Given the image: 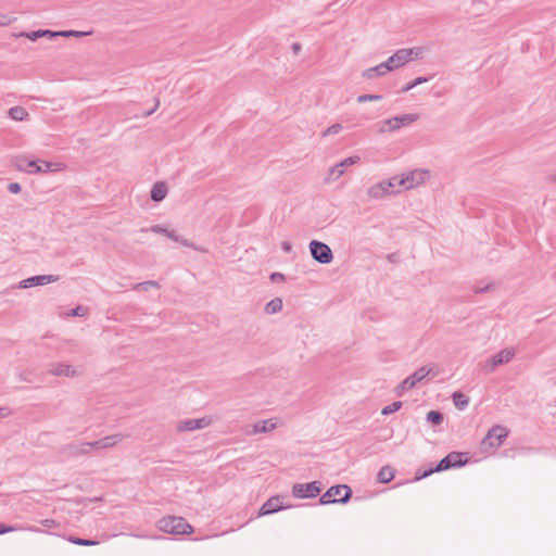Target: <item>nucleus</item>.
Listing matches in <instances>:
<instances>
[{
  "label": "nucleus",
  "instance_id": "1",
  "mask_svg": "<svg viewBox=\"0 0 556 556\" xmlns=\"http://www.w3.org/2000/svg\"><path fill=\"white\" fill-rule=\"evenodd\" d=\"M15 167L27 174H47L63 172L66 165L61 162L27 161L25 157L20 156L15 159Z\"/></svg>",
  "mask_w": 556,
  "mask_h": 556
},
{
  "label": "nucleus",
  "instance_id": "2",
  "mask_svg": "<svg viewBox=\"0 0 556 556\" xmlns=\"http://www.w3.org/2000/svg\"><path fill=\"white\" fill-rule=\"evenodd\" d=\"M424 49L420 47L403 48L395 51L386 62L390 72L401 68L414 60L422 58Z\"/></svg>",
  "mask_w": 556,
  "mask_h": 556
},
{
  "label": "nucleus",
  "instance_id": "3",
  "mask_svg": "<svg viewBox=\"0 0 556 556\" xmlns=\"http://www.w3.org/2000/svg\"><path fill=\"white\" fill-rule=\"evenodd\" d=\"M159 529L172 534H189L193 528L182 517L168 516L157 522Z\"/></svg>",
  "mask_w": 556,
  "mask_h": 556
},
{
  "label": "nucleus",
  "instance_id": "4",
  "mask_svg": "<svg viewBox=\"0 0 556 556\" xmlns=\"http://www.w3.org/2000/svg\"><path fill=\"white\" fill-rule=\"evenodd\" d=\"M430 179V172L428 169L417 168L410 170L402 176L396 177V184L405 190L416 188L424 185Z\"/></svg>",
  "mask_w": 556,
  "mask_h": 556
},
{
  "label": "nucleus",
  "instance_id": "5",
  "mask_svg": "<svg viewBox=\"0 0 556 556\" xmlns=\"http://www.w3.org/2000/svg\"><path fill=\"white\" fill-rule=\"evenodd\" d=\"M352 496V490L345 484L330 486L319 498L323 505L346 503Z\"/></svg>",
  "mask_w": 556,
  "mask_h": 556
},
{
  "label": "nucleus",
  "instance_id": "6",
  "mask_svg": "<svg viewBox=\"0 0 556 556\" xmlns=\"http://www.w3.org/2000/svg\"><path fill=\"white\" fill-rule=\"evenodd\" d=\"M396 177H392L389 180L377 182L367 189V195L371 200H380L384 197L397 193L395 190Z\"/></svg>",
  "mask_w": 556,
  "mask_h": 556
},
{
  "label": "nucleus",
  "instance_id": "7",
  "mask_svg": "<svg viewBox=\"0 0 556 556\" xmlns=\"http://www.w3.org/2000/svg\"><path fill=\"white\" fill-rule=\"evenodd\" d=\"M516 352L517 351L515 348H506L501 350L498 353L494 354L483 363V370L492 372L498 366L508 364L515 357Z\"/></svg>",
  "mask_w": 556,
  "mask_h": 556
},
{
  "label": "nucleus",
  "instance_id": "8",
  "mask_svg": "<svg viewBox=\"0 0 556 556\" xmlns=\"http://www.w3.org/2000/svg\"><path fill=\"white\" fill-rule=\"evenodd\" d=\"M418 119L415 113L403 114L383 121L380 132L396 131L401 127L408 126Z\"/></svg>",
  "mask_w": 556,
  "mask_h": 556
},
{
  "label": "nucleus",
  "instance_id": "9",
  "mask_svg": "<svg viewBox=\"0 0 556 556\" xmlns=\"http://www.w3.org/2000/svg\"><path fill=\"white\" fill-rule=\"evenodd\" d=\"M309 252L312 257L320 264H330L333 260L330 247L317 240L309 242Z\"/></svg>",
  "mask_w": 556,
  "mask_h": 556
},
{
  "label": "nucleus",
  "instance_id": "10",
  "mask_svg": "<svg viewBox=\"0 0 556 556\" xmlns=\"http://www.w3.org/2000/svg\"><path fill=\"white\" fill-rule=\"evenodd\" d=\"M463 453L452 452L447 454L444 458H442L434 469L426 471L421 477L425 478L434 471H443L451 467L464 466L467 463V460L463 459Z\"/></svg>",
  "mask_w": 556,
  "mask_h": 556
},
{
  "label": "nucleus",
  "instance_id": "11",
  "mask_svg": "<svg viewBox=\"0 0 556 556\" xmlns=\"http://www.w3.org/2000/svg\"><path fill=\"white\" fill-rule=\"evenodd\" d=\"M321 491V485L317 481L309 483H295L292 486V494L296 498H313Z\"/></svg>",
  "mask_w": 556,
  "mask_h": 556
},
{
  "label": "nucleus",
  "instance_id": "12",
  "mask_svg": "<svg viewBox=\"0 0 556 556\" xmlns=\"http://www.w3.org/2000/svg\"><path fill=\"white\" fill-rule=\"evenodd\" d=\"M508 435V430L502 426H495L491 428L484 439L482 440V445L488 447H498L504 439Z\"/></svg>",
  "mask_w": 556,
  "mask_h": 556
},
{
  "label": "nucleus",
  "instance_id": "13",
  "mask_svg": "<svg viewBox=\"0 0 556 556\" xmlns=\"http://www.w3.org/2000/svg\"><path fill=\"white\" fill-rule=\"evenodd\" d=\"M359 160H361L359 156L354 155V156H349V157L344 159L343 161L334 164L332 167L329 168L327 177H326V181L332 182V181L338 180L341 176H343L345 167H349V166H352V165L358 163Z\"/></svg>",
  "mask_w": 556,
  "mask_h": 556
},
{
  "label": "nucleus",
  "instance_id": "14",
  "mask_svg": "<svg viewBox=\"0 0 556 556\" xmlns=\"http://www.w3.org/2000/svg\"><path fill=\"white\" fill-rule=\"evenodd\" d=\"M87 442H72L61 447L60 453L66 458H78L89 455Z\"/></svg>",
  "mask_w": 556,
  "mask_h": 556
},
{
  "label": "nucleus",
  "instance_id": "15",
  "mask_svg": "<svg viewBox=\"0 0 556 556\" xmlns=\"http://www.w3.org/2000/svg\"><path fill=\"white\" fill-rule=\"evenodd\" d=\"M430 374V369L427 367H421L417 369L413 375L407 377L402 381V383L397 387V394H402V392L413 389L418 382L424 380Z\"/></svg>",
  "mask_w": 556,
  "mask_h": 556
},
{
  "label": "nucleus",
  "instance_id": "16",
  "mask_svg": "<svg viewBox=\"0 0 556 556\" xmlns=\"http://www.w3.org/2000/svg\"><path fill=\"white\" fill-rule=\"evenodd\" d=\"M49 374L56 377H68L74 378L79 375V371L76 367L65 364V363H54L51 364L49 368Z\"/></svg>",
  "mask_w": 556,
  "mask_h": 556
},
{
  "label": "nucleus",
  "instance_id": "17",
  "mask_svg": "<svg viewBox=\"0 0 556 556\" xmlns=\"http://www.w3.org/2000/svg\"><path fill=\"white\" fill-rule=\"evenodd\" d=\"M59 280V276L55 275H39L24 279L20 282V288H30L36 286H45Z\"/></svg>",
  "mask_w": 556,
  "mask_h": 556
},
{
  "label": "nucleus",
  "instance_id": "18",
  "mask_svg": "<svg viewBox=\"0 0 556 556\" xmlns=\"http://www.w3.org/2000/svg\"><path fill=\"white\" fill-rule=\"evenodd\" d=\"M147 230H150L154 233H162V235L166 236L167 238L174 240L175 242L182 244L184 247H193V243H191L189 240L176 235V232L174 230H168L161 225H153L149 229H142L141 231H147Z\"/></svg>",
  "mask_w": 556,
  "mask_h": 556
},
{
  "label": "nucleus",
  "instance_id": "19",
  "mask_svg": "<svg viewBox=\"0 0 556 556\" xmlns=\"http://www.w3.org/2000/svg\"><path fill=\"white\" fill-rule=\"evenodd\" d=\"M276 427L277 424L273 422V419H262L252 426H248L245 432L248 434L265 433L274 430Z\"/></svg>",
  "mask_w": 556,
  "mask_h": 556
},
{
  "label": "nucleus",
  "instance_id": "20",
  "mask_svg": "<svg viewBox=\"0 0 556 556\" xmlns=\"http://www.w3.org/2000/svg\"><path fill=\"white\" fill-rule=\"evenodd\" d=\"M210 421L211 419H186L185 421H180L176 426V429L178 431H194L210 426Z\"/></svg>",
  "mask_w": 556,
  "mask_h": 556
},
{
  "label": "nucleus",
  "instance_id": "21",
  "mask_svg": "<svg viewBox=\"0 0 556 556\" xmlns=\"http://www.w3.org/2000/svg\"><path fill=\"white\" fill-rule=\"evenodd\" d=\"M283 508L282 500L279 496H271L268 498L260 509V516L274 514Z\"/></svg>",
  "mask_w": 556,
  "mask_h": 556
},
{
  "label": "nucleus",
  "instance_id": "22",
  "mask_svg": "<svg viewBox=\"0 0 556 556\" xmlns=\"http://www.w3.org/2000/svg\"><path fill=\"white\" fill-rule=\"evenodd\" d=\"M388 72V66L386 62H382L374 67L367 68L362 73V76L366 79H374L379 76L386 75Z\"/></svg>",
  "mask_w": 556,
  "mask_h": 556
},
{
  "label": "nucleus",
  "instance_id": "23",
  "mask_svg": "<svg viewBox=\"0 0 556 556\" xmlns=\"http://www.w3.org/2000/svg\"><path fill=\"white\" fill-rule=\"evenodd\" d=\"M168 189L165 182H155L151 190V199L155 202H160L167 195Z\"/></svg>",
  "mask_w": 556,
  "mask_h": 556
},
{
  "label": "nucleus",
  "instance_id": "24",
  "mask_svg": "<svg viewBox=\"0 0 556 556\" xmlns=\"http://www.w3.org/2000/svg\"><path fill=\"white\" fill-rule=\"evenodd\" d=\"M9 116L17 122L28 119L29 114L23 106H13L8 111Z\"/></svg>",
  "mask_w": 556,
  "mask_h": 556
},
{
  "label": "nucleus",
  "instance_id": "25",
  "mask_svg": "<svg viewBox=\"0 0 556 556\" xmlns=\"http://www.w3.org/2000/svg\"><path fill=\"white\" fill-rule=\"evenodd\" d=\"M124 439V435L121 434V433H115V434H111V435H106L104 438H101L99 439L100 442H101V445L103 447V450L105 448H111L113 446H115L116 444H118L122 440Z\"/></svg>",
  "mask_w": 556,
  "mask_h": 556
},
{
  "label": "nucleus",
  "instance_id": "26",
  "mask_svg": "<svg viewBox=\"0 0 556 556\" xmlns=\"http://www.w3.org/2000/svg\"><path fill=\"white\" fill-rule=\"evenodd\" d=\"M282 309V300L280 298H275L270 300L265 306L266 314H276Z\"/></svg>",
  "mask_w": 556,
  "mask_h": 556
},
{
  "label": "nucleus",
  "instance_id": "27",
  "mask_svg": "<svg viewBox=\"0 0 556 556\" xmlns=\"http://www.w3.org/2000/svg\"><path fill=\"white\" fill-rule=\"evenodd\" d=\"M18 530H27L30 532L39 533L41 530L36 527H15V526H3L0 523V534L8 533V532H14Z\"/></svg>",
  "mask_w": 556,
  "mask_h": 556
},
{
  "label": "nucleus",
  "instance_id": "28",
  "mask_svg": "<svg viewBox=\"0 0 556 556\" xmlns=\"http://www.w3.org/2000/svg\"><path fill=\"white\" fill-rule=\"evenodd\" d=\"M453 403L458 409H464L469 403V397L462 392H454Z\"/></svg>",
  "mask_w": 556,
  "mask_h": 556
},
{
  "label": "nucleus",
  "instance_id": "29",
  "mask_svg": "<svg viewBox=\"0 0 556 556\" xmlns=\"http://www.w3.org/2000/svg\"><path fill=\"white\" fill-rule=\"evenodd\" d=\"M394 478V471L391 467H382L378 472V480L381 483H388Z\"/></svg>",
  "mask_w": 556,
  "mask_h": 556
},
{
  "label": "nucleus",
  "instance_id": "30",
  "mask_svg": "<svg viewBox=\"0 0 556 556\" xmlns=\"http://www.w3.org/2000/svg\"><path fill=\"white\" fill-rule=\"evenodd\" d=\"M150 288H160V285H159L157 281L148 280V281L138 282V283L134 285L132 290H136V291H139V290L148 291Z\"/></svg>",
  "mask_w": 556,
  "mask_h": 556
},
{
  "label": "nucleus",
  "instance_id": "31",
  "mask_svg": "<svg viewBox=\"0 0 556 556\" xmlns=\"http://www.w3.org/2000/svg\"><path fill=\"white\" fill-rule=\"evenodd\" d=\"M429 79L427 77H417L413 81L406 84L402 87V92H407L410 89L415 88L418 85L427 83Z\"/></svg>",
  "mask_w": 556,
  "mask_h": 556
},
{
  "label": "nucleus",
  "instance_id": "32",
  "mask_svg": "<svg viewBox=\"0 0 556 556\" xmlns=\"http://www.w3.org/2000/svg\"><path fill=\"white\" fill-rule=\"evenodd\" d=\"M342 125L339 123L332 124L331 126L327 127L323 132L321 137H328L332 135H337L342 130Z\"/></svg>",
  "mask_w": 556,
  "mask_h": 556
},
{
  "label": "nucleus",
  "instance_id": "33",
  "mask_svg": "<svg viewBox=\"0 0 556 556\" xmlns=\"http://www.w3.org/2000/svg\"><path fill=\"white\" fill-rule=\"evenodd\" d=\"M68 541L71 543H73V544L80 545V546H93V545L98 544L97 541L87 540V539H80V538H74V536H71L68 539Z\"/></svg>",
  "mask_w": 556,
  "mask_h": 556
},
{
  "label": "nucleus",
  "instance_id": "34",
  "mask_svg": "<svg viewBox=\"0 0 556 556\" xmlns=\"http://www.w3.org/2000/svg\"><path fill=\"white\" fill-rule=\"evenodd\" d=\"M401 406H402V402H400V401L393 402L392 404L387 405L382 408L381 415L393 414V413L397 412L401 408Z\"/></svg>",
  "mask_w": 556,
  "mask_h": 556
},
{
  "label": "nucleus",
  "instance_id": "35",
  "mask_svg": "<svg viewBox=\"0 0 556 556\" xmlns=\"http://www.w3.org/2000/svg\"><path fill=\"white\" fill-rule=\"evenodd\" d=\"M15 37H25L31 41H36L37 39L41 38V29L39 30H34V31H30V33H20V34H15L14 35Z\"/></svg>",
  "mask_w": 556,
  "mask_h": 556
},
{
  "label": "nucleus",
  "instance_id": "36",
  "mask_svg": "<svg viewBox=\"0 0 556 556\" xmlns=\"http://www.w3.org/2000/svg\"><path fill=\"white\" fill-rule=\"evenodd\" d=\"M382 96L380 94H361L357 97V102L364 103L368 101H380Z\"/></svg>",
  "mask_w": 556,
  "mask_h": 556
},
{
  "label": "nucleus",
  "instance_id": "37",
  "mask_svg": "<svg viewBox=\"0 0 556 556\" xmlns=\"http://www.w3.org/2000/svg\"><path fill=\"white\" fill-rule=\"evenodd\" d=\"M88 313V309L81 305H78L76 306L75 308H73L72 311H70L68 313H66L67 316H78V317H83L85 316L86 314Z\"/></svg>",
  "mask_w": 556,
  "mask_h": 556
},
{
  "label": "nucleus",
  "instance_id": "38",
  "mask_svg": "<svg viewBox=\"0 0 556 556\" xmlns=\"http://www.w3.org/2000/svg\"><path fill=\"white\" fill-rule=\"evenodd\" d=\"M62 37H83L86 35H89L90 33L87 31H78V30H61L60 31Z\"/></svg>",
  "mask_w": 556,
  "mask_h": 556
},
{
  "label": "nucleus",
  "instance_id": "39",
  "mask_svg": "<svg viewBox=\"0 0 556 556\" xmlns=\"http://www.w3.org/2000/svg\"><path fill=\"white\" fill-rule=\"evenodd\" d=\"M16 21V17L9 15H0V27L9 26Z\"/></svg>",
  "mask_w": 556,
  "mask_h": 556
},
{
  "label": "nucleus",
  "instance_id": "40",
  "mask_svg": "<svg viewBox=\"0 0 556 556\" xmlns=\"http://www.w3.org/2000/svg\"><path fill=\"white\" fill-rule=\"evenodd\" d=\"M87 445H89V446H88L89 453H90L91 451H100V450H103V447H102V445H101L100 440H96V441L87 442Z\"/></svg>",
  "mask_w": 556,
  "mask_h": 556
},
{
  "label": "nucleus",
  "instance_id": "41",
  "mask_svg": "<svg viewBox=\"0 0 556 556\" xmlns=\"http://www.w3.org/2000/svg\"><path fill=\"white\" fill-rule=\"evenodd\" d=\"M61 36L60 31H52L49 29H41V38L48 37V38H54Z\"/></svg>",
  "mask_w": 556,
  "mask_h": 556
},
{
  "label": "nucleus",
  "instance_id": "42",
  "mask_svg": "<svg viewBox=\"0 0 556 556\" xmlns=\"http://www.w3.org/2000/svg\"><path fill=\"white\" fill-rule=\"evenodd\" d=\"M21 185L18 182H11L9 186H8V190L13 193V194H17L21 192Z\"/></svg>",
  "mask_w": 556,
  "mask_h": 556
},
{
  "label": "nucleus",
  "instance_id": "43",
  "mask_svg": "<svg viewBox=\"0 0 556 556\" xmlns=\"http://www.w3.org/2000/svg\"><path fill=\"white\" fill-rule=\"evenodd\" d=\"M40 523L46 528H55L60 526L54 519H43Z\"/></svg>",
  "mask_w": 556,
  "mask_h": 556
},
{
  "label": "nucleus",
  "instance_id": "44",
  "mask_svg": "<svg viewBox=\"0 0 556 556\" xmlns=\"http://www.w3.org/2000/svg\"><path fill=\"white\" fill-rule=\"evenodd\" d=\"M12 414H14V412L9 407H0V417H5Z\"/></svg>",
  "mask_w": 556,
  "mask_h": 556
},
{
  "label": "nucleus",
  "instance_id": "45",
  "mask_svg": "<svg viewBox=\"0 0 556 556\" xmlns=\"http://www.w3.org/2000/svg\"><path fill=\"white\" fill-rule=\"evenodd\" d=\"M281 248L287 253L291 251V244L287 241L282 242Z\"/></svg>",
  "mask_w": 556,
  "mask_h": 556
},
{
  "label": "nucleus",
  "instance_id": "46",
  "mask_svg": "<svg viewBox=\"0 0 556 556\" xmlns=\"http://www.w3.org/2000/svg\"><path fill=\"white\" fill-rule=\"evenodd\" d=\"M426 417H442V416L437 410H430V412L427 413Z\"/></svg>",
  "mask_w": 556,
  "mask_h": 556
},
{
  "label": "nucleus",
  "instance_id": "47",
  "mask_svg": "<svg viewBox=\"0 0 556 556\" xmlns=\"http://www.w3.org/2000/svg\"><path fill=\"white\" fill-rule=\"evenodd\" d=\"M292 50L294 53H298L301 50V45L295 42L292 45Z\"/></svg>",
  "mask_w": 556,
  "mask_h": 556
},
{
  "label": "nucleus",
  "instance_id": "48",
  "mask_svg": "<svg viewBox=\"0 0 556 556\" xmlns=\"http://www.w3.org/2000/svg\"><path fill=\"white\" fill-rule=\"evenodd\" d=\"M270 278H271L273 280H275V279H283V275H282V274H279V273H274V274L270 276Z\"/></svg>",
  "mask_w": 556,
  "mask_h": 556
},
{
  "label": "nucleus",
  "instance_id": "49",
  "mask_svg": "<svg viewBox=\"0 0 556 556\" xmlns=\"http://www.w3.org/2000/svg\"><path fill=\"white\" fill-rule=\"evenodd\" d=\"M428 420H429V421L431 422V425L434 427V426L440 425V424H441V421H442L443 419L435 418V419H428Z\"/></svg>",
  "mask_w": 556,
  "mask_h": 556
},
{
  "label": "nucleus",
  "instance_id": "50",
  "mask_svg": "<svg viewBox=\"0 0 556 556\" xmlns=\"http://www.w3.org/2000/svg\"><path fill=\"white\" fill-rule=\"evenodd\" d=\"M390 435H391V431H388V433L386 435H383V439H388V438H390Z\"/></svg>",
  "mask_w": 556,
  "mask_h": 556
},
{
  "label": "nucleus",
  "instance_id": "51",
  "mask_svg": "<svg viewBox=\"0 0 556 556\" xmlns=\"http://www.w3.org/2000/svg\"><path fill=\"white\" fill-rule=\"evenodd\" d=\"M192 248L195 249V250H200V252H203V249H198L194 245Z\"/></svg>",
  "mask_w": 556,
  "mask_h": 556
}]
</instances>
